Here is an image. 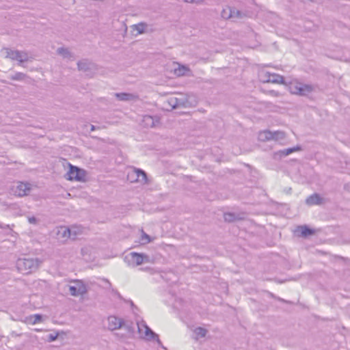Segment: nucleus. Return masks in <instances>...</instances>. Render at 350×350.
Masks as SVG:
<instances>
[{
    "mask_svg": "<svg viewBox=\"0 0 350 350\" xmlns=\"http://www.w3.org/2000/svg\"><path fill=\"white\" fill-rule=\"evenodd\" d=\"M136 316V325L137 327V330L139 334H144V338L148 341H156L158 346L161 348L167 350V349L163 345L161 340L159 339V336L156 332H154L143 319H139V317L137 314Z\"/></svg>",
    "mask_w": 350,
    "mask_h": 350,
    "instance_id": "1",
    "label": "nucleus"
},
{
    "mask_svg": "<svg viewBox=\"0 0 350 350\" xmlns=\"http://www.w3.org/2000/svg\"><path fill=\"white\" fill-rule=\"evenodd\" d=\"M40 263L41 260L38 258H21L17 260L16 266L19 272L29 274L36 271Z\"/></svg>",
    "mask_w": 350,
    "mask_h": 350,
    "instance_id": "2",
    "label": "nucleus"
},
{
    "mask_svg": "<svg viewBox=\"0 0 350 350\" xmlns=\"http://www.w3.org/2000/svg\"><path fill=\"white\" fill-rule=\"evenodd\" d=\"M56 167L57 169H64V175H85V170L78 167L77 166L72 165L65 159H60L56 163Z\"/></svg>",
    "mask_w": 350,
    "mask_h": 350,
    "instance_id": "3",
    "label": "nucleus"
},
{
    "mask_svg": "<svg viewBox=\"0 0 350 350\" xmlns=\"http://www.w3.org/2000/svg\"><path fill=\"white\" fill-rule=\"evenodd\" d=\"M31 191V185L28 182L18 181L11 187V192L17 197L29 195Z\"/></svg>",
    "mask_w": 350,
    "mask_h": 350,
    "instance_id": "4",
    "label": "nucleus"
},
{
    "mask_svg": "<svg viewBox=\"0 0 350 350\" xmlns=\"http://www.w3.org/2000/svg\"><path fill=\"white\" fill-rule=\"evenodd\" d=\"M71 282L74 283V285L69 286V292L71 295L74 297H78L79 295H83L88 292L87 286L85 284L80 280H73Z\"/></svg>",
    "mask_w": 350,
    "mask_h": 350,
    "instance_id": "5",
    "label": "nucleus"
},
{
    "mask_svg": "<svg viewBox=\"0 0 350 350\" xmlns=\"http://www.w3.org/2000/svg\"><path fill=\"white\" fill-rule=\"evenodd\" d=\"M147 258L148 256L144 254L133 252L125 256L124 261L130 265L138 266L142 265L144 260Z\"/></svg>",
    "mask_w": 350,
    "mask_h": 350,
    "instance_id": "6",
    "label": "nucleus"
},
{
    "mask_svg": "<svg viewBox=\"0 0 350 350\" xmlns=\"http://www.w3.org/2000/svg\"><path fill=\"white\" fill-rule=\"evenodd\" d=\"M260 80L264 83H272L283 84L284 83V77L275 73L262 71L260 75Z\"/></svg>",
    "mask_w": 350,
    "mask_h": 350,
    "instance_id": "7",
    "label": "nucleus"
},
{
    "mask_svg": "<svg viewBox=\"0 0 350 350\" xmlns=\"http://www.w3.org/2000/svg\"><path fill=\"white\" fill-rule=\"evenodd\" d=\"M6 57H8L12 60H16L21 64L25 62L29 59L28 54L25 51H20L17 50H11L9 49H6Z\"/></svg>",
    "mask_w": 350,
    "mask_h": 350,
    "instance_id": "8",
    "label": "nucleus"
},
{
    "mask_svg": "<svg viewBox=\"0 0 350 350\" xmlns=\"http://www.w3.org/2000/svg\"><path fill=\"white\" fill-rule=\"evenodd\" d=\"M77 65L79 70L85 72L87 75H92V71L95 70V64L88 59L79 61Z\"/></svg>",
    "mask_w": 350,
    "mask_h": 350,
    "instance_id": "9",
    "label": "nucleus"
},
{
    "mask_svg": "<svg viewBox=\"0 0 350 350\" xmlns=\"http://www.w3.org/2000/svg\"><path fill=\"white\" fill-rule=\"evenodd\" d=\"M124 321L122 319L115 316H109L108 317V328L110 330H116L121 329L124 326Z\"/></svg>",
    "mask_w": 350,
    "mask_h": 350,
    "instance_id": "10",
    "label": "nucleus"
},
{
    "mask_svg": "<svg viewBox=\"0 0 350 350\" xmlns=\"http://www.w3.org/2000/svg\"><path fill=\"white\" fill-rule=\"evenodd\" d=\"M325 203V200L318 193H314L312 195L309 196L306 199V204L308 206H314V205H322Z\"/></svg>",
    "mask_w": 350,
    "mask_h": 350,
    "instance_id": "11",
    "label": "nucleus"
},
{
    "mask_svg": "<svg viewBox=\"0 0 350 350\" xmlns=\"http://www.w3.org/2000/svg\"><path fill=\"white\" fill-rule=\"evenodd\" d=\"M295 232L299 233L298 235L299 237H301L304 238H306L310 236H312L316 232V231L314 228H310V226H308L306 224L298 226Z\"/></svg>",
    "mask_w": 350,
    "mask_h": 350,
    "instance_id": "12",
    "label": "nucleus"
},
{
    "mask_svg": "<svg viewBox=\"0 0 350 350\" xmlns=\"http://www.w3.org/2000/svg\"><path fill=\"white\" fill-rule=\"evenodd\" d=\"M57 235L61 237L62 238H70L71 239H75L77 233L71 228L61 226L57 230Z\"/></svg>",
    "mask_w": 350,
    "mask_h": 350,
    "instance_id": "13",
    "label": "nucleus"
},
{
    "mask_svg": "<svg viewBox=\"0 0 350 350\" xmlns=\"http://www.w3.org/2000/svg\"><path fill=\"white\" fill-rule=\"evenodd\" d=\"M280 134H282V133H272L269 131H264L260 132L258 138L261 141L276 139L278 138L277 135Z\"/></svg>",
    "mask_w": 350,
    "mask_h": 350,
    "instance_id": "14",
    "label": "nucleus"
},
{
    "mask_svg": "<svg viewBox=\"0 0 350 350\" xmlns=\"http://www.w3.org/2000/svg\"><path fill=\"white\" fill-rule=\"evenodd\" d=\"M124 174V175H147L144 170L140 168L135 167L133 166L126 167Z\"/></svg>",
    "mask_w": 350,
    "mask_h": 350,
    "instance_id": "15",
    "label": "nucleus"
},
{
    "mask_svg": "<svg viewBox=\"0 0 350 350\" xmlns=\"http://www.w3.org/2000/svg\"><path fill=\"white\" fill-rule=\"evenodd\" d=\"M233 173L253 174L256 173V171L250 165L243 164L240 168L234 170Z\"/></svg>",
    "mask_w": 350,
    "mask_h": 350,
    "instance_id": "16",
    "label": "nucleus"
},
{
    "mask_svg": "<svg viewBox=\"0 0 350 350\" xmlns=\"http://www.w3.org/2000/svg\"><path fill=\"white\" fill-rule=\"evenodd\" d=\"M115 294L116 295L117 297L119 299L122 300L125 303L129 304L130 305L131 308L133 313L135 315H137V312L139 311V308L135 305V304L133 303V301L131 299H124L123 297L121 295V294L118 291H115Z\"/></svg>",
    "mask_w": 350,
    "mask_h": 350,
    "instance_id": "17",
    "label": "nucleus"
},
{
    "mask_svg": "<svg viewBox=\"0 0 350 350\" xmlns=\"http://www.w3.org/2000/svg\"><path fill=\"white\" fill-rule=\"evenodd\" d=\"M229 14L228 16L232 19H239L243 18V14L241 11L234 8L228 7Z\"/></svg>",
    "mask_w": 350,
    "mask_h": 350,
    "instance_id": "18",
    "label": "nucleus"
},
{
    "mask_svg": "<svg viewBox=\"0 0 350 350\" xmlns=\"http://www.w3.org/2000/svg\"><path fill=\"white\" fill-rule=\"evenodd\" d=\"M299 95L301 96H306L311 93L313 90V88L310 85L299 83Z\"/></svg>",
    "mask_w": 350,
    "mask_h": 350,
    "instance_id": "19",
    "label": "nucleus"
},
{
    "mask_svg": "<svg viewBox=\"0 0 350 350\" xmlns=\"http://www.w3.org/2000/svg\"><path fill=\"white\" fill-rule=\"evenodd\" d=\"M300 150L301 147L299 146H297L295 147L285 148L284 150H280L277 154H279L280 157H286L290 154L296 151H299Z\"/></svg>",
    "mask_w": 350,
    "mask_h": 350,
    "instance_id": "20",
    "label": "nucleus"
},
{
    "mask_svg": "<svg viewBox=\"0 0 350 350\" xmlns=\"http://www.w3.org/2000/svg\"><path fill=\"white\" fill-rule=\"evenodd\" d=\"M114 96L119 100L122 101L131 100L135 98V96L129 93H115Z\"/></svg>",
    "mask_w": 350,
    "mask_h": 350,
    "instance_id": "21",
    "label": "nucleus"
},
{
    "mask_svg": "<svg viewBox=\"0 0 350 350\" xmlns=\"http://www.w3.org/2000/svg\"><path fill=\"white\" fill-rule=\"evenodd\" d=\"M66 180L70 181H77L81 183H85L89 180L90 176H64Z\"/></svg>",
    "mask_w": 350,
    "mask_h": 350,
    "instance_id": "22",
    "label": "nucleus"
},
{
    "mask_svg": "<svg viewBox=\"0 0 350 350\" xmlns=\"http://www.w3.org/2000/svg\"><path fill=\"white\" fill-rule=\"evenodd\" d=\"M224 218L226 221L229 223L233 222L238 219L237 215L235 213L231 212L225 213L224 214Z\"/></svg>",
    "mask_w": 350,
    "mask_h": 350,
    "instance_id": "23",
    "label": "nucleus"
},
{
    "mask_svg": "<svg viewBox=\"0 0 350 350\" xmlns=\"http://www.w3.org/2000/svg\"><path fill=\"white\" fill-rule=\"evenodd\" d=\"M178 107H187V98L183 94H178V96H176Z\"/></svg>",
    "mask_w": 350,
    "mask_h": 350,
    "instance_id": "24",
    "label": "nucleus"
},
{
    "mask_svg": "<svg viewBox=\"0 0 350 350\" xmlns=\"http://www.w3.org/2000/svg\"><path fill=\"white\" fill-rule=\"evenodd\" d=\"M143 123L144 126L148 127H153L154 126V119L150 116H145L143 118Z\"/></svg>",
    "mask_w": 350,
    "mask_h": 350,
    "instance_id": "25",
    "label": "nucleus"
},
{
    "mask_svg": "<svg viewBox=\"0 0 350 350\" xmlns=\"http://www.w3.org/2000/svg\"><path fill=\"white\" fill-rule=\"evenodd\" d=\"M30 319L32 324H37L43 321L44 317L41 314H35L31 316Z\"/></svg>",
    "mask_w": 350,
    "mask_h": 350,
    "instance_id": "26",
    "label": "nucleus"
},
{
    "mask_svg": "<svg viewBox=\"0 0 350 350\" xmlns=\"http://www.w3.org/2000/svg\"><path fill=\"white\" fill-rule=\"evenodd\" d=\"M57 53L62 55L64 57L70 59L72 57V55L70 52L65 48L61 47L57 49Z\"/></svg>",
    "mask_w": 350,
    "mask_h": 350,
    "instance_id": "27",
    "label": "nucleus"
},
{
    "mask_svg": "<svg viewBox=\"0 0 350 350\" xmlns=\"http://www.w3.org/2000/svg\"><path fill=\"white\" fill-rule=\"evenodd\" d=\"M194 332L197 336L204 338L206 335L207 330L204 327H198L195 329Z\"/></svg>",
    "mask_w": 350,
    "mask_h": 350,
    "instance_id": "28",
    "label": "nucleus"
},
{
    "mask_svg": "<svg viewBox=\"0 0 350 350\" xmlns=\"http://www.w3.org/2000/svg\"><path fill=\"white\" fill-rule=\"evenodd\" d=\"M167 103L172 107V109L178 108V103L176 96H172L167 98Z\"/></svg>",
    "mask_w": 350,
    "mask_h": 350,
    "instance_id": "29",
    "label": "nucleus"
},
{
    "mask_svg": "<svg viewBox=\"0 0 350 350\" xmlns=\"http://www.w3.org/2000/svg\"><path fill=\"white\" fill-rule=\"evenodd\" d=\"M122 328L126 329L129 334H133L135 332V327L133 323H126L124 321Z\"/></svg>",
    "mask_w": 350,
    "mask_h": 350,
    "instance_id": "30",
    "label": "nucleus"
},
{
    "mask_svg": "<svg viewBox=\"0 0 350 350\" xmlns=\"http://www.w3.org/2000/svg\"><path fill=\"white\" fill-rule=\"evenodd\" d=\"M26 75L23 72H16L12 75L11 79L16 81H23L25 79Z\"/></svg>",
    "mask_w": 350,
    "mask_h": 350,
    "instance_id": "31",
    "label": "nucleus"
},
{
    "mask_svg": "<svg viewBox=\"0 0 350 350\" xmlns=\"http://www.w3.org/2000/svg\"><path fill=\"white\" fill-rule=\"evenodd\" d=\"M299 83H298V82H295V83H292L290 85V89H291V92L293 93V94H299Z\"/></svg>",
    "mask_w": 350,
    "mask_h": 350,
    "instance_id": "32",
    "label": "nucleus"
},
{
    "mask_svg": "<svg viewBox=\"0 0 350 350\" xmlns=\"http://www.w3.org/2000/svg\"><path fill=\"white\" fill-rule=\"evenodd\" d=\"M141 240L142 241H146V243H150L152 241L150 236L146 234L144 230H142Z\"/></svg>",
    "mask_w": 350,
    "mask_h": 350,
    "instance_id": "33",
    "label": "nucleus"
},
{
    "mask_svg": "<svg viewBox=\"0 0 350 350\" xmlns=\"http://www.w3.org/2000/svg\"><path fill=\"white\" fill-rule=\"evenodd\" d=\"M58 332L55 333V334H53V333H51V334H49L47 336V340L49 342H53L55 341V340H57V337H58Z\"/></svg>",
    "mask_w": 350,
    "mask_h": 350,
    "instance_id": "34",
    "label": "nucleus"
},
{
    "mask_svg": "<svg viewBox=\"0 0 350 350\" xmlns=\"http://www.w3.org/2000/svg\"><path fill=\"white\" fill-rule=\"evenodd\" d=\"M187 70L186 67L183 66L182 68H179L178 69L175 70V72L177 75H183L185 73V71Z\"/></svg>",
    "mask_w": 350,
    "mask_h": 350,
    "instance_id": "35",
    "label": "nucleus"
},
{
    "mask_svg": "<svg viewBox=\"0 0 350 350\" xmlns=\"http://www.w3.org/2000/svg\"><path fill=\"white\" fill-rule=\"evenodd\" d=\"M302 178H304L306 179V180L310 183V184H312V183L314 180H316L317 179H318V178L319 176H301Z\"/></svg>",
    "mask_w": 350,
    "mask_h": 350,
    "instance_id": "36",
    "label": "nucleus"
},
{
    "mask_svg": "<svg viewBox=\"0 0 350 350\" xmlns=\"http://www.w3.org/2000/svg\"><path fill=\"white\" fill-rule=\"evenodd\" d=\"M145 25L143 23H139L136 25V29L139 33H142L144 31Z\"/></svg>",
    "mask_w": 350,
    "mask_h": 350,
    "instance_id": "37",
    "label": "nucleus"
},
{
    "mask_svg": "<svg viewBox=\"0 0 350 350\" xmlns=\"http://www.w3.org/2000/svg\"><path fill=\"white\" fill-rule=\"evenodd\" d=\"M140 176H126V179L128 180H129L130 182L131 183H137L138 181H139V178Z\"/></svg>",
    "mask_w": 350,
    "mask_h": 350,
    "instance_id": "38",
    "label": "nucleus"
},
{
    "mask_svg": "<svg viewBox=\"0 0 350 350\" xmlns=\"http://www.w3.org/2000/svg\"><path fill=\"white\" fill-rule=\"evenodd\" d=\"M228 14H229V12L228 10V8H226V9H224L221 12V16L224 18H229V17L228 16Z\"/></svg>",
    "mask_w": 350,
    "mask_h": 350,
    "instance_id": "39",
    "label": "nucleus"
},
{
    "mask_svg": "<svg viewBox=\"0 0 350 350\" xmlns=\"http://www.w3.org/2000/svg\"><path fill=\"white\" fill-rule=\"evenodd\" d=\"M28 221L30 224H36L38 221V219L36 217L32 216V217H28Z\"/></svg>",
    "mask_w": 350,
    "mask_h": 350,
    "instance_id": "40",
    "label": "nucleus"
},
{
    "mask_svg": "<svg viewBox=\"0 0 350 350\" xmlns=\"http://www.w3.org/2000/svg\"><path fill=\"white\" fill-rule=\"evenodd\" d=\"M292 189L291 187H286L284 189V191L287 194H290L291 193Z\"/></svg>",
    "mask_w": 350,
    "mask_h": 350,
    "instance_id": "41",
    "label": "nucleus"
},
{
    "mask_svg": "<svg viewBox=\"0 0 350 350\" xmlns=\"http://www.w3.org/2000/svg\"><path fill=\"white\" fill-rule=\"evenodd\" d=\"M149 176H142V178L143 180H144L145 183H148L149 180Z\"/></svg>",
    "mask_w": 350,
    "mask_h": 350,
    "instance_id": "42",
    "label": "nucleus"
},
{
    "mask_svg": "<svg viewBox=\"0 0 350 350\" xmlns=\"http://www.w3.org/2000/svg\"><path fill=\"white\" fill-rule=\"evenodd\" d=\"M203 1H204V0H192V3H200Z\"/></svg>",
    "mask_w": 350,
    "mask_h": 350,
    "instance_id": "43",
    "label": "nucleus"
},
{
    "mask_svg": "<svg viewBox=\"0 0 350 350\" xmlns=\"http://www.w3.org/2000/svg\"><path fill=\"white\" fill-rule=\"evenodd\" d=\"M184 1L187 3H192V0H184Z\"/></svg>",
    "mask_w": 350,
    "mask_h": 350,
    "instance_id": "44",
    "label": "nucleus"
},
{
    "mask_svg": "<svg viewBox=\"0 0 350 350\" xmlns=\"http://www.w3.org/2000/svg\"><path fill=\"white\" fill-rule=\"evenodd\" d=\"M94 129H95L94 126V125H92V126H91V130H92V131H93V130H94Z\"/></svg>",
    "mask_w": 350,
    "mask_h": 350,
    "instance_id": "45",
    "label": "nucleus"
},
{
    "mask_svg": "<svg viewBox=\"0 0 350 350\" xmlns=\"http://www.w3.org/2000/svg\"><path fill=\"white\" fill-rule=\"evenodd\" d=\"M192 176H187L186 178H188V179H191Z\"/></svg>",
    "mask_w": 350,
    "mask_h": 350,
    "instance_id": "46",
    "label": "nucleus"
},
{
    "mask_svg": "<svg viewBox=\"0 0 350 350\" xmlns=\"http://www.w3.org/2000/svg\"><path fill=\"white\" fill-rule=\"evenodd\" d=\"M0 228H4L2 224H0Z\"/></svg>",
    "mask_w": 350,
    "mask_h": 350,
    "instance_id": "47",
    "label": "nucleus"
},
{
    "mask_svg": "<svg viewBox=\"0 0 350 350\" xmlns=\"http://www.w3.org/2000/svg\"><path fill=\"white\" fill-rule=\"evenodd\" d=\"M280 300L283 302H284L285 301L283 299H280Z\"/></svg>",
    "mask_w": 350,
    "mask_h": 350,
    "instance_id": "48",
    "label": "nucleus"
}]
</instances>
